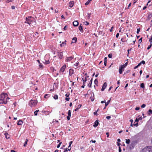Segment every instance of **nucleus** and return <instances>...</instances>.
Wrapping results in <instances>:
<instances>
[{
	"instance_id": "nucleus-64",
	"label": "nucleus",
	"mask_w": 152,
	"mask_h": 152,
	"mask_svg": "<svg viewBox=\"0 0 152 152\" xmlns=\"http://www.w3.org/2000/svg\"><path fill=\"white\" fill-rule=\"evenodd\" d=\"M105 102H106V101H105V100L102 101L101 102V103H102V104H103V103H105Z\"/></svg>"
},
{
	"instance_id": "nucleus-58",
	"label": "nucleus",
	"mask_w": 152,
	"mask_h": 152,
	"mask_svg": "<svg viewBox=\"0 0 152 152\" xmlns=\"http://www.w3.org/2000/svg\"><path fill=\"white\" fill-rule=\"evenodd\" d=\"M113 26H112L111 28V29L110 30V32H112L113 31Z\"/></svg>"
},
{
	"instance_id": "nucleus-39",
	"label": "nucleus",
	"mask_w": 152,
	"mask_h": 152,
	"mask_svg": "<svg viewBox=\"0 0 152 152\" xmlns=\"http://www.w3.org/2000/svg\"><path fill=\"white\" fill-rule=\"evenodd\" d=\"M84 23L86 25H88L89 24V23L87 21H85L84 22Z\"/></svg>"
},
{
	"instance_id": "nucleus-53",
	"label": "nucleus",
	"mask_w": 152,
	"mask_h": 152,
	"mask_svg": "<svg viewBox=\"0 0 152 152\" xmlns=\"http://www.w3.org/2000/svg\"><path fill=\"white\" fill-rule=\"evenodd\" d=\"M39 66L40 68H42L43 67V65L40 63L39 64Z\"/></svg>"
},
{
	"instance_id": "nucleus-4",
	"label": "nucleus",
	"mask_w": 152,
	"mask_h": 152,
	"mask_svg": "<svg viewBox=\"0 0 152 152\" xmlns=\"http://www.w3.org/2000/svg\"><path fill=\"white\" fill-rule=\"evenodd\" d=\"M37 103V101L36 100H31L29 102V105L31 107L35 106Z\"/></svg>"
},
{
	"instance_id": "nucleus-38",
	"label": "nucleus",
	"mask_w": 152,
	"mask_h": 152,
	"mask_svg": "<svg viewBox=\"0 0 152 152\" xmlns=\"http://www.w3.org/2000/svg\"><path fill=\"white\" fill-rule=\"evenodd\" d=\"M108 57L109 58H112V55L111 54H109L108 55Z\"/></svg>"
},
{
	"instance_id": "nucleus-2",
	"label": "nucleus",
	"mask_w": 152,
	"mask_h": 152,
	"mask_svg": "<svg viewBox=\"0 0 152 152\" xmlns=\"http://www.w3.org/2000/svg\"><path fill=\"white\" fill-rule=\"evenodd\" d=\"M8 96L7 94L5 93L1 94L0 97V101H1L2 104H6L7 103V100H5V98Z\"/></svg>"
},
{
	"instance_id": "nucleus-54",
	"label": "nucleus",
	"mask_w": 152,
	"mask_h": 152,
	"mask_svg": "<svg viewBox=\"0 0 152 152\" xmlns=\"http://www.w3.org/2000/svg\"><path fill=\"white\" fill-rule=\"evenodd\" d=\"M149 42H151V43H152V37H151V38L149 39Z\"/></svg>"
},
{
	"instance_id": "nucleus-37",
	"label": "nucleus",
	"mask_w": 152,
	"mask_h": 152,
	"mask_svg": "<svg viewBox=\"0 0 152 152\" xmlns=\"http://www.w3.org/2000/svg\"><path fill=\"white\" fill-rule=\"evenodd\" d=\"M68 116H71V111L70 110H68Z\"/></svg>"
},
{
	"instance_id": "nucleus-41",
	"label": "nucleus",
	"mask_w": 152,
	"mask_h": 152,
	"mask_svg": "<svg viewBox=\"0 0 152 152\" xmlns=\"http://www.w3.org/2000/svg\"><path fill=\"white\" fill-rule=\"evenodd\" d=\"M68 151H70L71 148V146L69 145L68 148H66Z\"/></svg>"
},
{
	"instance_id": "nucleus-12",
	"label": "nucleus",
	"mask_w": 152,
	"mask_h": 152,
	"mask_svg": "<svg viewBox=\"0 0 152 152\" xmlns=\"http://www.w3.org/2000/svg\"><path fill=\"white\" fill-rule=\"evenodd\" d=\"M69 75L72 76L74 73V70L72 69H69Z\"/></svg>"
},
{
	"instance_id": "nucleus-48",
	"label": "nucleus",
	"mask_w": 152,
	"mask_h": 152,
	"mask_svg": "<svg viewBox=\"0 0 152 152\" xmlns=\"http://www.w3.org/2000/svg\"><path fill=\"white\" fill-rule=\"evenodd\" d=\"M71 116H67V118L68 120H69L70 119Z\"/></svg>"
},
{
	"instance_id": "nucleus-11",
	"label": "nucleus",
	"mask_w": 152,
	"mask_h": 152,
	"mask_svg": "<svg viewBox=\"0 0 152 152\" xmlns=\"http://www.w3.org/2000/svg\"><path fill=\"white\" fill-rule=\"evenodd\" d=\"M107 86V84L106 82H105L104 83L102 86V88L101 89V91H103L106 87Z\"/></svg>"
},
{
	"instance_id": "nucleus-17",
	"label": "nucleus",
	"mask_w": 152,
	"mask_h": 152,
	"mask_svg": "<svg viewBox=\"0 0 152 152\" xmlns=\"http://www.w3.org/2000/svg\"><path fill=\"white\" fill-rule=\"evenodd\" d=\"M74 5V1H71L69 2V6L70 7H72Z\"/></svg>"
},
{
	"instance_id": "nucleus-14",
	"label": "nucleus",
	"mask_w": 152,
	"mask_h": 152,
	"mask_svg": "<svg viewBox=\"0 0 152 152\" xmlns=\"http://www.w3.org/2000/svg\"><path fill=\"white\" fill-rule=\"evenodd\" d=\"M77 39L76 37H74L72 39V43H76L77 41Z\"/></svg>"
},
{
	"instance_id": "nucleus-56",
	"label": "nucleus",
	"mask_w": 152,
	"mask_h": 152,
	"mask_svg": "<svg viewBox=\"0 0 152 152\" xmlns=\"http://www.w3.org/2000/svg\"><path fill=\"white\" fill-rule=\"evenodd\" d=\"M118 151H119V152H121V148L120 147V146H119V147Z\"/></svg>"
},
{
	"instance_id": "nucleus-33",
	"label": "nucleus",
	"mask_w": 152,
	"mask_h": 152,
	"mask_svg": "<svg viewBox=\"0 0 152 152\" xmlns=\"http://www.w3.org/2000/svg\"><path fill=\"white\" fill-rule=\"evenodd\" d=\"M34 37H38V33L37 32H36L35 33V35H34Z\"/></svg>"
},
{
	"instance_id": "nucleus-52",
	"label": "nucleus",
	"mask_w": 152,
	"mask_h": 152,
	"mask_svg": "<svg viewBox=\"0 0 152 152\" xmlns=\"http://www.w3.org/2000/svg\"><path fill=\"white\" fill-rule=\"evenodd\" d=\"M106 118L107 119L109 120L111 118V117L110 116H107L106 117Z\"/></svg>"
},
{
	"instance_id": "nucleus-51",
	"label": "nucleus",
	"mask_w": 152,
	"mask_h": 152,
	"mask_svg": "<svg viewBox=\"0 0 152 152\" xmlns=\"http://www.w3.org/2000/svg\"><path fill=\"white\" fill-rule=\"evenodd\" d=\"M82 106V105L81 104H79L78 106H77V107L78 109L80 108Z\"/></svg>"
},
{
	"instance_id": "nucleus-28",
	"label": "nucleus",
	"mask_w": 152,
	"mask_h": 152,
	"mask_svg": "<svg viewBox=\"0 0 152 152\" xmlns=\"http://www.w3.org/2000/svg\"><path fill=\"white\" fill-rule=\"evenodd\" d=\"M92 0H88V1H87L85 3V5H88L92 1Z\"/></svg>"
},
{
	"instance_id": "nucleus-20",
	"label": "nucleus",
	"mask_w": 152,
	"mask_h": 152,
	"mask_svg": "<svg viewBox=\"0 0 152 152\" xmlns=\"http://www.w3.org/2000/svg\"><path fill=\"white\" fill-rule=\"evenodd\" d=\"M142 119V117H139L138 118H137L135 120V121L136 122H138L140 120H141Z\"/></svg>"
},
{
	"instance_id": "nucleus-35",
	"label": "nucleus",
	"mask_w": 152,
	"mask_h": 152,
	"mask_svg": "<svg viewBox=\"0 0 152 152\" xmlns=\"http://www.w3.org/2000/svg\"><path fill=\"white\" fill-rule=\"evenodd\" d=\"M27 142H28V140H27V139H26V141H25V142H24V145H23V146L24 147H25L26 146V145L27 144Z\"/></svg>"
},
{
	"instance_id": "nucleus-31",
	"label": "nucleus",
	"mask_w": 152,
	"mask_h": 152,
	"mask_svg": "<svg viewBox=\"0 0 152 152\" xmlns=\"http://www.w3.org/2000/svg\"><path fill=\"white\" fill-rule=\"evenodd\" d=\"M79 64V62H76L75 64H74V65L75 66V68L77 67V66Z\"/></svg>"
},
{
	"instance_id": "nucleus-18",
	"label": "nucleus",
	"mask_w": 152,
	"mask_h": 152,
	"mask_svg": "<svg viewBox=\"0 0 152 152\" xmlns=\"http://www.w3.org/2000/svg\"><path fill=\"white\" fill-rule=\"evenodd\" d=\"M23 122L22 121L20 120L18 121L17 123V125H21L23 124Z\"/></svg>"
},
{
	"instance_id": "nucleus-43",
	"label": "nucleus",
	"mask_w": 152,
	"mask_h": 152,
	"mask_svg": "<svg viewBox=\"0 0 152 152\" xmlns=\"http://www.w3.org/2000/svg\"><path fill=\"white\" fill-rule=\"evenodd\" d=\"M151 46H152V45L151 44L148 46V47L147 48V49L148 50H149L151 48Z\"/></svg>"
},
{
	"instance_id": "nucleus-61",
	"label": "nucleus",
	"mask_w": 152,
	"mask_h": 152,
	"mask_svg": "<svg viewBox=\"0 0 152 152\" xmlns=\"http://www.w3.org/2000/svg\"><path fill=\"white\" fill-rule=\"evenodd\" d=\"M140 109V107H136L135 108V110H138Z\"/></svg>"
},
{
	"instance_id": "nucleus-7",
	"label": "nucleus",
	"mask_w": 152,
	"mask_h": 152,
	"mask_svg": "<svg viewBox=\"0 0 152 152\" xmlns=\"http://www.w3.org/2000/svg\"><path fill=\"white\" fill-rule=\"evenodd\" d=\"M125 67L124 65H121L119 69V73L120 74H122V72L124 70V68Z\"/></svg>"
},
{
	"instance_id": "nucleus-46",
	"label": "nucleus",
	"mask_w": 152,
	"mask_h": 152,
	"mask_svg": "<svg viewBox=\"0 0 152 152\" xmlns=\"http://www.w3.org/2000/svg\"><path fill=\"white\" fill-rule=\"evenodd\" d=\"M140 31V28H137V33L138 34L139 33V32Z\"/></svg>"
},
{
	"instance_id": "nucleus-19",
	"label": "nucleus",
	"mask_w": 152,
	"mask_h": 152,
	"mask_svg": "<svg viewBox=\"0 0 152 152\" xmlns=\"http://www.w3.org/2000/svg\"><path fill=\"white\" fill-rule=\"evenodd\" d=\"M66 41H65L64 42H63L61 44H60V46L61 47H62L64 46L65 45H66Z\"/></svg>"
},
{
	"instance_id": "nucleus-22",
	"label": "nucleus",
	"mask_w": 152,
	"mask_h": 152,
	"mask_svg": "<svg viewBox=\"0 0 152 152\" xmlns=\"http://www.w3.org/2000/svg\"><path fill=\"white\" fill-rule=\"evenodd\" d=\"M79 29L80 31L81 32H83V27L82 26L80 25L79 26Z\"/></svg>"
},
{
	"instance_id": "nucleus-16",
	"label": "nucleus",
	"mask_w": 152,
	"mask_h": 152,
	"mask_svg": "<svg viewBox=\"0 0 152 152\" xmlns=\"http://www.w3.org/2000/svg\"><path fill=\"white\" fill-rule=\"evenodd\" d=\"M92 80H93V78H92L91 79V80H90L89 84H88V86L90 88H91V84H92Z\"/></svg>"
},
{
	"instance_id": "nucleus-57",
	"label": "nucleus",
	"mask_w": 152,
	"mask_h": 152,
	"mask_svg": "<svg viewBox=\"0 0 152 152\" xmlns=\"http://www.w3.org/2000/svg\"><path fill=\"white\" fill-rule=\"evenodd\" d=\"M132 49V48H131L130 49L128 50L127 51H128V54L129 53V52L131 51Z\"/></svg>"
},
{
	"instance_id": "nucleus-40",
	"label": "nucleus",
	"mask_w": 152,
	"mask_h": 152,
	"mask_svg": "<svg viewBox=\"0 0 152 152\" xmlns=\"http://www.w3.org/2000/svg\"><path fill=\"white\" fill-rule=\"evenodd\" d=\"M49 97V94H46L45 95L44 97L45 98H47Z\"/></svg>"
},
{
	"instance_id": "nucleus-13",
	"label": "nucleus",
	"mask_w": 152,
	"mask_h": 152,
	"mask_svg": "<svg viewBox=\"0 0 152 152\" xmlns=\"http://www.w3.org/2000/svg\"><path fill=\"white\" fill-rule=\"evenodd\" d=\"M99 124V123L98 121V120H96L94 122V124L93 125V126L94 127H96L98 126Z\"/></svg>"
},
{
	"instance_id": "nucleus-24",
	"label": "nucleus",
	"mask_w": 152,
	"mask_h": 152,
	"mask_svg": "<svg viewBox=\"0 0 152 152\" xmlns=\"http://www.w3.org/2000/svg\"><path fill=\"white\" fill-rule=\"evenodd\" d=\"M111 99L110 100H109L107 101V102H105V106L106 107L110 103V101Z\"/></svg>"
},
{
	"instance_id": "nucleus-21",
	"label": "nucleus",
	"mask_w": 152,
	"mask_h": 152,
	"mask_svg": "<svg viewBox=\"0 0 152 152\" xmlns=\"http://www.w3.org/2000/svg\"><path fill=\"white\" fill-rule=\"evenodd\" d=\"M5 137L6 138V139H9L10 138V136L9 135V134H8L7 133H5Z\"/></svg>"
},
{
	"instance_id": "nucleus-34",
	"label": "nucleus",
	"mask_w": 152,
	"mask_h": 152,
	"mask_svg": "<svg viewBox=\"0 0 152 152\" xmlns=\"http://www.w3.org/2000/svg\"><path fill=\"white\" fill-rule=\"evenodd\" d=\"M39 111V110H37L34 112V114L35 115H37L38 112Z\"/></svg>"
},
{
	"instance_id": "nucleus-63",
	"label": "nucleus",
	"mask_w": 152,
	"mask_h": 152,
	"mask_svg": "<svg viewBox=\"0 0 152 152\" xmlns=\"http://www.w3.org/2000/svg\"><path fill=\"white\" fill-rule=\"evenodd\" d=\"M10 98L7 96V97L6 98H5V100H7V101Z\"/></svg>"
},
{
	"instance_id": "nucleus-23",
	"label": "nucleus",
	"mask_w": 152,
	"mask_h": 152,
	"mask_svg": "<svg viewBox=\"0 0 152 152\" xmlns=\"http://www.w3.org/2000/svg\"><path fill=\"white\" fill-rule=\"evenodd\" d=\"M91 13H88L87 15L86 16V17L88 19H89L91 17Z\"/></svg>"
},
{
	"instance_id": "nucleus-8",
	"label": "nucleus",
	"mask_w": 152,
	"mask_h": 152,
	"mask_svg": "<svg viewBox=\"0 0 152 152\" xmlns=\"http://www.w3.org/2000/svg\"><path fill=\"white\" fill-rule=\"evenodd\" d=\"M66 67V64H64L63 65V66H62L61 68H60L59 72H63Z\"/></svg>"
},
{
	"instance_id": "nucleus-42",
	"label": "nucleus",
	"mask_w": 152,
	"mask_h": 152,
	"mask_svg": "<svg viewBox=\"0 0 152 152\" xmlns=\"http://www.w3.org/2000/svg\"><path fill=\"white\" fill-rule=\"evenodd\" d=\"M146 106V105L145 104H143L141 106L142 108H144Z\"/></svg>"
},
{
	"instance_id": "nucleus-60",
	"label": "nucleus",
	"mask_w": 152,
	"mask_h": 152,
	"mask_svg": "<svg viewBox=\"0 0 152 152\" xmlns=\"http://www.w3.org/2000/svg\"><path fill=\"white\" fill-rule=\"evenodd\" d=\"M68 151L67 148H66L65 149H64V150L63 151V152H66Z\"/></svg>"
},
{
	"instance_id": "nucleus-5",
	"label": "nucleus",
	"mask_w": 152,
	"mask_h": 152,
	"mask_svg": "<svg viewBox=\"0 0 152 152\" xmlns=\"http://www.w3.org/2000/svg\"><path fill=\"white\" fill-rule=\"evenodd\" d=\"M50 57L47 54L46 55L45 58V61L44 62L45 64H49L50 63V61H49Z\"/></svg>"
},
{
	"instance_id": "nucleus-29",
	"label": "nucleus",
	"mask_w": 152,
	"mask_h": 152,
	"mask_svg": "<svg viewBox=\"0 0 152 152\" xmlns=\"http://www.w3.org/2000/svg\"><path fill=\"white\" fill-rule=\"evenodd\" d=\"M99 110V109H98L95 111V112H94V115H96V116H97L98 115V114L97 113V112L98 111V110Z\"/></svg>"
},
{
	"instance_id": "nucleus-9",
	"label": "nucleus",
	"mask_w": 152,
	"mask_h": 152,
	"mask_svg": "<svg viewBox=\"0 0 152 152\" xmlns=\"http://www.w3.org/2000/svg\"><path fill=\"white\" fill-rule=\"evenodd\" d=\"M137 142L136 140H134L130 144V146L132 148H134L136 144L137 143Z\"/></svg>"
},
{
	"instance_id": "nucleus-50",
	"label": "nucleus",
	"mask_w": 152,
	"mask_h": 152,
	"mask_svg": "<svg viewBox=\"0 0 152 152\" xmlns=\"http://www.w3.org/2000/svg\"><path fill=\"white\" fill-rule=\"evenodd\" d=\"M142 42V38H140L139 40V43H140Z\"/></svg>"
},
{
	"instance_id": "nucleus-62",
	"label": "nucleus",
	"mask_w": 152,
	"mask_h": 152,
	"mask_svg": "<svg viewBox=\"0 0 152 152\" xmlns=\"http://www.w3.org/2000/svg\"><path fill=\"white\" fill-rule=\"evenodd\" d=\"M73 142L71 141L69 142V145L71 146Z\"/></svg>"
},
{
	"instance_id": "nucleus-25",
	"label": "nucleus",
	"mask_w": 152,
	"mask_h": 152,
	"mask_svg": "<svg viewBox=\"0 0 152 152\" xmlns=\"http://www.w3.org/2000/svg\"><path fill=\"white\" fill-rule=\"evenodd\" d=\"M53 98L55 99L56 100L58 98V96L56 94L54 95L53 96Z\"/></svg>"
},
{
	"instance_id": "nucleus-15",
	"label": "nucleus",
	"mask_w": 152,
	"mask_h": 152,
	"mask_svg": "<svg viewBox=\"0 0 152 152\" xmlns=\"http://www.w3.org/2000/svg\"><path fill=\"white\" fill-rule=\"evenodd\" d=\"M78 22L77 21H75L73 22V25L75 26H78Z\"/></svg>"
},
{
	"instance_id": "nucleus-47",
	"label": "nucleus",
	"mask_w": 152,
	"mask_h": 152,
	"mask_svg": "<svg viewBox=\"0 0 152 152\" xmlns=\"http://www.w3.org/2000/svg\"><path fill=\"white\" fill-rule=\"evenodd\" d=\"M69 93H67L65 94V96L66 97H69Z\"/></svg>"
},
{
	"instance_id": "nucleus-30",
	"label": "nucleus",
	"mask_w": 152,
	"mask_h": 152,
	"mask_svg": "<svg viewBox=\"0 0 152 152\" xmlns=\"http://www.w3.org/2000/svg\"><path fill=\"white\" fill-rule=\"evenodd\" d=\"M140 86L141 88H144L145 87V86L144 85V83H142L140 84Z\"/></svg>"
},
{
	"instance_id": "nucleus-3",
	"label": "nucleus",
	"mask_w": 152,
	"mask_h": 152,
	"mask_svg": "<svg viewBox=\"0 0 152 152\" xmlns=\"http://www.w3.org/2000/svg\"><path fill=\"white\" fill-rule=\"evenodd\" d=\"M141 152H152V147L147 146L142 149Z\"/></svg>"
},
{
	"instance_id": "nucleus-45",
	"label": "nucleus",
	"mask_w": 152,
	"mask_h": 152,
	"mask_svg": "<svg viewBox=\"0 0 152 152\" xmlns=\"http://www.w3.org/2000/svg\"><path fill=\"white\" fill-rule=\"evenodd\" d=\"M82 80L83 81L86 82L87 81V77H86L84 79L83 78H82Z\"/></svg>"
},
{
	"instance_id": "nucleus-49",
	"label": "nucleus",
	"mask_w": 152,
	"mask_h": 152,
	"mask_svg": "<svg viewBox=\"0 0 152 152\" xmlns=\"http://www.w3.org/2000/svg\"><path fill=\"white\" fill-rule=\"evenodd\" d=\"M140 62L142 64H145V61H143V60H142V61H141Z\"/></svg>"
},
{
	"instance_id": "nucleus-59",
	"label": "nucleus",
	"mask_w": 152,
	"mask_h": 152,
	"mask_svg": "<svg viewBox=\"0 0 152 152\" xmlns=\"http://www.w3.org/2000/svg\"><path fill=\"white\" fill-rule=\"evenodd\" d=\"M119 36V33H117L116 34V38H118V36Z\"/></svg>"
},
{
	"instance_id": "nucleus-27",
	"label": "nucleus",
	"mask_w": 152,
	"mask_h": 152,
	"mask_svg": "<svg viewBox=\"0 0 152 152\" xmlns=\"http://www.w3.org/2000/svg\"><path fill=\"white\" fill-rule=\"evenodd\" d=\"M126 143L127 144H129L130 142V140L129 139H126Z\"/></svg>"
},
{
	"instance_id": "nucleus-10",
	"label": "nucleus",
	"mask_w": 152,
	"mask_h": 152,
	"mask_svg": "<svg viewBox=\"0 0 152 152\" xmlns=\"http://www.w3.org/2000/svg\"><path fill=\"white\" fill-rule=\"evenodd\" d=\"M73 58L74 57L72 56L69 57H67L66 58L65 61L67 62H69L71 61Z\"/></svg>"
},
{
	"instance_id": "nucleus-36",
	"label": "nucleus",
	"mask_w": 152,
	"mask_h": 152,
	"mask_svg": "<svg viewBox=\"0 0 152 152\" xmlns=\"http://www.w3.org/2000/svg\"><path fill=\"white\" fill-rule=\"evenodd\" d=\"M94 83L95 85H96L98 83V80L97 79H95L94 81Z\"/></svg>"
},
{
	"instance_id": "nucleus-44",
	"label": "nucleus",
	"mask_w": 152,
	"mask_h": 152,
	"mask_svg": "<svg viewBox=\"0 0 152 152\" xmlns=\"http://www.w3.org/2000/svg\"><path fill=\"white\" fill-rule=\"evenodd\" d=\"M61 143V142H60L59 143V144L58 145H57V148H58L60 147Z\"/></svg>"
},
{
	"instance_id": "nucleus-55",
	"label": "nucleus",
	"mask_w": 152,
	"mask_h": 152,
	"mask_svg": "<svg viewBox=\"0 0 152 152\" xmlns=\"http://www.w3.org/2000/svg\"><path fill=\"white\" fill-rule=\"evenodd\" d=\"M70 99V98L69 97H66L65 98V100L67 101H69V99Z\"/></svg>"
},
{
	"instance_id": "nucleus-32",
	"label": "nucleus",
	"mask_w": 152,
	"mask_h": 152,
	"mask_svg": "<svg viewBox=\"0 0 152 152\" xmlns=\"http://www.w3.org/2000/svg\"><path fill=\"white\" fill-rule=\"evenodd\" d=\"M148 114L150 115L151 114H152V110L149 109L148 111Z\"/></svg>"
},
{
	"instance_id": "nucleus-6",
	"label": "nucleus",
	"mask_w": 152,
	"mask_h": 152,
	"mask_svg": "<svg viewBox=\"0 0 152 152\" xmlns=\"http://www.w3.org/2000/svg\"><path fill=\"white\" fill-rule=\"evenodd\" d=\"M57 55L59 59H61L63 58V52L58 51L57 52Z\"/></svg>"
},
{
	"instance_id": "nucleus-26",
	"label": "nucleus",
	"mask_w": 152,
	"mask_h": 152,
	"mask_svg": "<svg viewBox=\"0 0 152 152\" xmlns=\"http://www.w3.org/2000/svg\"><path fill=\"white\" fill-rule=\"evenodd\" d=\"M104 64L105 66L107 65V58L105 57L104 58Z\"/></svg>"
},
{
	"instance_id": "nucleus-1",
	"label": "nucleus",
	"mask_w": 152,
	"mask_h": 152,
	"mask_svg": "<svg viewBox=\"0 0 152 152\" xmlns=\"http://www.w3.org/2000/svg\"><path fill=\"white\" fill-rule=\"evenodd\" d=\"M26 20L25 23L28 24L30 26L31 25L32 26L36 25V20L33 17L31 16L26 17Z\"/></svg>"
}]
</instances>
